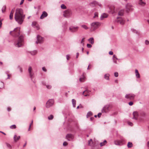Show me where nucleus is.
<instances>
[{
    "instance_id": "23",
    "label": "nucleus",
    "mask_w": 149,
    "mask_h": 149,
    "mask_svg": "<svg viewBox=\"0 0 149 149\" xmlns=\"http://www.w3.org/2000/svg\"><path fill=\"white\" fill-rule=\"evenodd\" d=\"M89 42L93 45L94 43V39L93 38H91L88 40Z\"/></svg>"
},
{
    "instance_id": "50",
    "label": "nucleus",
    "mask_w": 149,
    "mask_h": 149,
    "mask_svg": "<svg viewBox=\"0 0 149 149\" xmlns=\"http://www.w3.org/2000/svg\"><path fill=\"white\" fill-rule=\"evenodd\" d=\"M128 104L129 105L132 106L133 104V103L131 101Z\"/></svg>"
},
{
    "instance_id": "18",
    "label": "nucleus",
    "mask_w": 149,
    "mask_h": 149,
    "mask_svg": "<svg viewBox=\"0 0 149 149\" xmlns=\"http://www.w3.org/2000/svg\"><path fill=\"white\" fill-rule=\"evenodd\" d=\"M20 136H17L16 135H15L14 136V140L15 142L17 141L20 139Z\"/></svg>"
},
{
    "instance_id": "48",
    "label": "nucleus",
    "mask_w": 149,
    "mask_h": 149,
    "mask_svg": "<svg viewBox=\"0 0 149 149\" xmlns=\"http://www.w3.org/2000/svg\"><path fill=\"white\" fill-rule=\"evenodd\" d=\"M46 87L48 89H50L52 87V86L50 85H46Z\"/></svg>"
},
{
    "instance_id": "45",
    "label": "nucleus",
    "mask_w": 149,
    "mask_h": 149,
    "mask_svg": "<svg viewBox=\"0 0 149 149\" xmlns=\"http://www.w3.org/2000/svg\"><path fill=\"white\" fill-rule=\"evenodd\" d=\"M114 75L115 77H117L118 76V73L117 72H115L114 73Z\"/></svg>"
},
{
    "instance_id": "49",
    "label": "nucleus",
    "mask_w": 149,
    "mask_h": 149,
    "mask_svg": "<svg viewBox=\"0 0 149 149\" xmlns=\"http://www.w3.org/2000/svg\"><path fill=\"white\" fill-rule=\"evenodd\" d=\"M18 69H19V70L21 72H22V68L19 66H18Z\"/></svg>"
},
{
    "instance_id": "22",
    "label": "nucleus",
    "mask_w": 149,
    "mask_h": 149,
    "mask_svg": "<svg viewBox=\"0 0 149 149\" xmlns=\"http://www.w3.org/2000/svg\"><path fill=\"white\" fill-rule=\"evenodd\" d=\"M108 16V15L106 13H104L102 14L100 17L101 20H102L104 18H107Z\"/></svg>"
},
{
    "instance_id": "9",
    "label": "nucleus",
    "mask_w": 149,
    "mask_h": 149,
    "mask_svg": "<svg viewBox=\"0 0 149 149\" xmlns=\"http://www.w3.org/2000/svg\"><path fill=\"white\" fill-rule=\"evenodd\" d=\"M37 41L36 42V44L41 43L44 41V38L41 37L40 35H38L37 36Z\"/></svg>"
},
{
    "instance_id": "33",
    "label": "nucleus",
    "mask_w": 149,
    "mask_h": 149,
    "mask_svg": "<svg viewBox=\"0 0 149 149\" xmlns=\"http://www.w3.org/2000/svg\"><path fill=\"white\" fill-rule=\"evenodd\" d=\"M92 115V113L91 111L88 112L87 114V117L88 118V117L91 116Z\"/></svg>"
},
{
    "instance_id": "44",
    "label": "nucleus",
    "mask_w": 149,
    "mask_h": 149,
    "mask_svg": "<svg viewBox=\"0 0 149 149\" xmlns=\"http://www.w3.org/2000/svg\"><path fill=\"white\" fill-rule=\"evenodd\" d=\"M90 92V91L89 90H86L83 91L82 93H85V92H86L87 93H88Z\"/></svg>"
},
{
    "instance_id": "2",
    "label": "nucleus",
    "mask_w": 149,
    "mask_h": 149,
    "mask_svg": "<svg viewBox=\"0 0 149 149\" xmlns=\"http://www.w3.org/2000/svg\"><path fill=\"white\" fill-rule=\"evenodd\" d=\"M24 43V37L22 35L20 36L18 40L14 43L15 46L17 47H20L22 46Z\"/></svg>"
},
{
    "instance_id": "3",
    "label": "nucleus",
    "mask_w": 149,
    "mask_h": 149,
    "mask_svg": "<svg viewBox=\"0 0 149 149\" xmlns=\"http://www.w3.org/2000/svg\"><path fill=\"white\" fill-rule=\"evenodd\" d=\"M20 28L19 27L15 28L13 31H10V34L12 35L14 37L18 36L20 34Z\"/></svg>"
},
{
    "instance_id": "32",
    "label": "nucleus",
    "mask_w": 149,
    "mask_h": 149,
    "mask_svg": "<svg viewBox=\"0 0 149 149\" xmlns=\"http://www.w3.org/2000/svg\"><path fill=\"white\" fill-rule=\"evenodd\" d=\"M13 10V9L11 11L10 15V19L11 20L13 18V13L12 12V11Z\"/></svg>"
},
{
    "instance_id": "4",
    "label": "nucleus",
    "mask_w": 149,
    "mask_h": 149,
    "mask_svg": "<svg viewBox=\"0 0 149 149\" xmlns=\"http://www.w3.org/2000/svg\"><path fill=\"white\" fill-rule=\"evenodd\" d=\"M72 15V11L70 9H68L65 11L63 12V15L64 17L68 18Z\"/></svg>"
},
{
    "instance_id": "16",
    "label": "nucleus",
    "mask_w": 149,
    "mask_h": 149,
    "mask_svg": "<svg viewBox=\"0 0 149 149\" xmlns=\"http://www.w3.org/2000/svg\"><path fill=\"white\" fill-rule=\"evenodd\" d=\"M48 14L47 13L44 11L42 12V14L40 16V19H43L45 17H47V16Z\"/></svg>"
},
{
    "instance_id": "51",
    "label": "nucleus",
    "mask_w": 149,
    "mask_h": 149,
    "mask_svg": "<svg viewBox=\"0 0 149 149\" xmlns=\"http://www.w3.org/2000/svg\"><path fill=\"white\" fill-rule=\"evenodd\" d=\"M42 70L44 72H46L47 71V70L45 67H43L42 68Z\"/></svg>"
},
{
    "instance_id": "41",
    "label": "nucleus",
    "mask_w": 149,
    "mask_h": 149,
    "mask_svg": "<svg viewBox=\"0 0 149 149\" xmlns=\"http://www.w3.org/2000/svg\"><path fill=\"white\" fill-rule=\"evenodd\" d=\"M131 31H132V32H133L134 33H137V31L136 30H135L134 29H132Z\"/></svg>"
},
{
    "instance_id": "27",
    "label": "nucleus",
    "mask_w": 149,
    "mask_h": 149,
    "mask_svg": "<svg viewBox=\"0 0 149 149\" xmlns=\"http://www.w3.org/2000/svg\"><path fill=\"white\" fill-rule=\"evenodd\" d=\"M110 75L109 74H105L104 75V78L107 80H109Z\"/></svg>"
},
{
    "instance_id": "5",
    "label": "nucleus",
    "mask_w": 149,
    "mask_h": 149,
    "mask_svg": "<svg viewBox=\"0 0 149 149\" xmlns=\"http://www.w3.org/2000/svg\"><path fill=\"white\" fill-rule=\"evenodd\" d=\"M54 103V100L53 99L49 100L46 102V107L47 108H49L52 106Z\"/></svg>"
},
{
    "instance_id": "13",
    "label": "nucleus",
    "mask_w": 149,
    "mask_h": 149,
    "mask_svg": "<svg viewBox=\"0 0 149 149\" xmlns=\"http://www.w3.org/2000/svg\"><path fill=\"white\" fill-rule=\"evenodd\" d=\"M32 68L31 66H29L28 69V72L29 76L31 78V80L32 81V79L33 77V73L32 72Z\"/></svg>"
},
{
    "instance_id": "24",
    "label": "nucleus",
    "mask_w": 149,
    "mask_h": 149,
    "mask_svg": "<svg viewBox=\"0 0 149 149\" xmlns=\"http://www.w3.org/2000/svg\"><path fill=\"white\" fill-rule=\"evenodd\" d=\"M37 53L36 50H34L33 51H31L30 52V54L33 56L36 55Z\"/></svg>"
},
{
    "instance_id": "52",
    "label": "nucleus",
    "mask_w": 149,
    "mask_h": 149,
    "mask_svg": "<svg viewBox=\"0 0 149 149\" xmlns=\"http://www.w3.org/2000/svg\"><path fill=\"white\" fill-rule=\"evenodd\" d=\"M102 115V113H99L97 114V116L98 118H100L101 116Z\"/></svg>"
},
{
    "instance_id": "7",
    "label": "nucleus",
    "mask_w": 149,
    "mask_h": 149,
    "mask_svg": "<svg viewBox=\"0 0 149 149\" xmlns=\"http://www.w3.org/2000/svg\"><path fill=\"white\" fill-rule=\"evenodd\" d=\"M109 105H106L104 106L102 110V112L105 113H108L109 111Z\"/></svg>"
},
{
    "instance_id": "55",
    "label": "nucleus",
    "mask_w": 149,
    "mask_h": 149,
    "mask_svg": "<svg viewBox=\"0 0 149 149\" xmlns=\"http://www.w3.org/2000/svg\"><path fill=\"white\" fill-rule=\"evenodd\" d=\"M115 58L116 59H117V60L118 59L117 58L116 56L115 55H113V58Z\"/></svg>"
},
{
    "instance_id": "19",
    "label": "nucleus",
    "mask_w": 149,
    "mask_h": 149,
    "mask_svg": "<svg viewBox=\"0 0 149 149\" xmlns=\"http://www.w3.org/2000/svg\"><path fill=\"white\" fill-rule=\"evenodd\" d=\"M84 74L81 75L79 78L80 81L81 82H84L86 78L85 76L84 75Z\"/></svg>"
},
{
    "instance_id": "62",
    "label": "nucleus",
    "mask_w": 149,
    "mask_h": 149,
    "mask_svg": "<svg viewBox=\"0 0 149 149\" xmlns=\"http://www.w3.org/2000/svg\"><path fill=\"white\" fill-rule=\"evenodd\" d=\"M2 23L0 21V28H1L2 26Z\"/></svg>"
},
{
    "instance_id": "21",
    "label": "nucleus",
    "mask_w": 149,
    "mask_h": 149,
    "mask_svg": "<svg viewBox=\"0 0 149 149\" xmlns=\"http://www.w3.org/2000/svg\"><path fill=\"white\" fill-rule=\"evenodd\" d=\"M135 73L136 78H139L140 76L137 70L136 69L135 70Z\"/></svg>"
},
{
    "instance_id": "36",
    "label": "nucleus",
    "mask_w": 149,
    "mask_h": 149,
    "mask_svg": "<svg viewBox=\"0 0 149 149\" xmlns=\"http://www.w3.org/2000/svg\"><path fill=\"white\" fill-rule=\"evenodd\" d=\"M10 128L11 129H14L16 128V126L15 125H13L10 126Z\"/></svg>"
},
{
    "instance_id": "39",
    "label": "nucleus",
    "mask_w": 149,
    "mask_h": 149,
    "mask_svg": "<svg viewBox=\"0 0 149 149\" xmlns=\"http://www.w3.org/2000/svg\"><path fill=\"white\" fill-rule=\"evenodd\" d=\"M61 8L63 9H65L66 8V6L64 4H62L61 6Z\"/></svg>"
},
{
    "instance_id": "20",
    "label": "nucleus",
    "mask_w": 149,
    "mask_h": 149,
    "mask_svg": "<svg viewBox=\"0 0 149 149\" xmlns=\"http://www.w3.org/2000/svg\"><path fill=\"white\" fill-rule=\"evenodd\" d=\"M139 4L140 5L143 6L145 5L146 3L143 0H139Z\"/></svg>"
},
{
    "instance_id": "35",
    "label": "nucleus",
    "mask_w": 149,
    "mask_h": 149,
    "mask_svg": "<svg viewBox=\"0 0 149 149\" xmlns=\"http://www.w3.org/2000/svg\"><path fill=\"white\" fill-rule=\"evenodd\" d=\"M53 116L52 115H51L50 116L48 117V118L49 120H52L53 119Z\"/></svg>"
},
{
    "instance_id": "10",
    "label": "nucleus",
    "mask_w": 149,
    "mask_h": 149,
    "mask_svg": "<svg viewBox=\"0 0 149 149\" xmlns=\"http://www.w3.org/2000/svg\"><path fill=\"white\" fill-rule=\"evenodd\" d=\"M132 6L130 3H127L125 6L126 11L127 13H129L130 11L133 10L132 8Z\"/></svg>"
},
{
    "instance_id": "26",
    "label": "nucleus",
    "mask_w": 149,
    "mask_h": 149,
    "mask_svg": "<svg viewBox=\"0 0 149 149\" xmlns=\"http://www.w3.org/2000/svg\"><path fill=\"white\" fill-rule=\"evenodd\" d=\"M114 143L116 145H120L121 143V142L120 141H115L114 142Z\"/></svg>"
},
{
    "instance_id": "14",
    "label": "nucleus",
    "mask_w": 149,
    "mask_h": 149,
    "mask_svg": "<svg viewBox=\"0 0 149 149\" xmlns=\"http://www.w3.org/2000/svg\"><path fill=\"white\" fill-rule=\"evenodd\" d=\"M66 138L69 141H72L74 138V136L71 134H68L66 136Z\"/></svg>"
},
{
    "instance_id": "6",
    "label": "nucleus",
    "mask_w": 149,
    "mask_h": 149,
    "mask_svg": "<svg viewBox=\"0 0 149 149\" xmlns=\"http://www.w3.org/2000/svg\"><path fill=\"white\" fill-rule=\"evenodd\" d=\"M79 29L78 26H71L69 28V30L71 32L74 33L77 32Z\"/></svg>"
},
{
    "instance_id": "59",
    "label": "nucleus",
    "mask_w": 149,
    "mask_h": 149,
    "mask_svg": "<svg viewBox=\"0 0 149 149\" xmlns=\"http://www.w3.org/2000/svg\"><path fill=\"white\" fill-rule=\"evenodd\" d=\"M82 94L84 96H88V94H86L83 93V94Z\"/></svg>"
},
{
    "instance_id": "1",
    "label": "nucleus",
    "mask_w": 149,
    "mask_h": 149,
    "mask_svg": "<svg viewBox=\"0 0 149 149\" xmlns=\"http://www.w3.org/2000/svg\"><path fill=\"white\" fill-rule=\"evenodd\" d=\"M25 15L24 14L23 10L21 8L16 9L14 18L15 21L19 24H21L24 21Z\"/></svg>"
},
{
    "instance_id": "15",
    "label": "nucleus",
    "mask_w": 149,
    "mask_h": 149,
    "mask_svg": "<svg viewBox=\"0 0 149 149\" xmlns=\"http://www.w3.org/2000/svg\"><path fill=\"white\" fill-rule=\"evenodd\" d=\"M99 25V23L97 22H94L92 23L91 26L95 28H97Z\"/></svg>"
},
{
    "instance_id": "64",
    "label": "nucleus",
    "mask_w": 149,
    "mask_h": 149,
    "mask_svg": "<svg viewBox=\"0 0 149 149\" xmlns=\"http://www.w3.org/2000/svg\"><path fill=\"white\" fill-rule=\"evenodd\" d=\"M147 145L148 147L149 148V141L147 142Z\"/></svg>"
},
{
    "instance_id": "28",
    "label": "nucleus",
    "mask_w": 149,
    "mask_h": 149,
    "mask_svg": "<svg viewBox=\"0 0 149 149\" xmlns=\"http://www.w3.org/2000/svg\"><path fill=\"white\" fill-rule=\"evenodd\" d=\"M72 102L73 107L75 108L76 107V100L74 99H72Z\"/></svg>"
},
{
    "instance_id": "61",
    "label": "nucleus",
    "mask_w": 149,
    "mask_h": 149,
    "mask_svg": "<svg viewBox=\"0 0 149 149\" xmlns=\"http://www.w3.org/2000/svg\"><path fill=\"white\" fill-rule=\"evenodd\" d=\"M94 119V118L93 117H92L90 118V119L91 121H92Z\"/></svg>"
},
{
    "instance_id": "57",
    "label": "nucleus",
    "mask_w": 149,
    "mask_h": 149,
    "mask_svg": "<svg viewBox=\"0 0 149 149\" xmlns=\"http://www.w3.org/2000/svg\"><path fill=\"white\" fill-rule=\"evenodd\" d=\"M92 141V139H90V140H89L88 141V144H89Z\"/></svg>"
},
{
    "instance_id": "53",
    "label": "nucleus",
    "mask_w": 149,
    "mask_h": 149,
    "mask_svg": "<svg viewBox=\"0 0 149 149\" xmlns=\"http://www.w3.org/2000/svg\"><path fill=\"white\" fill-rule=\"evenodd\" d=\"M66 57L67 59L68 60H69V55H68V54L67 55H66Z\"/></svg>"
},
{
    "instance_id": "54",
    "label": "nucleus",
    "mask_w": 149,
    "mask_h": 149,
    "mask_svg": "<svg viewBox=\"0 0 149 149\" xmlns=\"http://www.w3.org/2000/svg\"><path fill=\"white\" fill-rule=\"evenodd\" d=\"M109 54L110 55H112L113 54V52H112L111 51H110L109 52Z\"/></svg>"
},
{
    "instance_id": "11",
    "label": "nucleus",
    "mask_w": 149,
    "mask_h": 149,
    "mask_svg": "<svg viewBox=\"0 0 149 149\" xmlns=\"http://www.w3.org/2000/svg\"><path fill=\"white\" fill-rule=\"evenodd\" d=\"M116 22L117 23H120L121 25H123L124 24V20L121 17H118L117 18Z\"/></svg>"
},
{
    "instance_id": "8",
    "label": "nucleus",
    "mask_w": 149,
    "mask_h": 149,
    "mask_svg": "<svg viewBox=\"0 0 149 149\" xmlns=\"http://www.w3.org/2000/svg\"><path fill=\"white\" fill-rule=\"evenodd\" d=\"M135 95L133 94H127L125 95V97L130 100H132L134 99Z\"/></svg>"
},
{
    "instance_id": "37",
    "label": "nucleus",
    "mask_w": 149,
    "mask_h": 149,
    "mask_svg": "<svg viewBox=\"0 0 149 149\" xmlns=\"http://www.w3.org/2000/svg\"><path fill=\"white\" fill-rule=\"evenodd\" d=\"M81 26L84 29H88V27L85 25H83Z\"/></svg>"
},
{
    "instance_id": "56",
    "label": "nucleus",
    "mask_w": 149,
    "mask_h": 149,
    "mask_svg": "<svg viewBox=\"0 0 149 149\" xmlns=\"http://www.w3.org/2000/svg\"><path fill=\"white\" fill-rule=\"evenodd\" d=\"M24 1V0H22L20 3V5L22 4L23 3Z\"/></svg>"
},
{
    "instance_id": "42",
    "label": "nucleus",
    "mask_w": 149,
    "mask_h": 149,
    "mask_svg": "<svg viewBox=\"0 0 149 149\" xmlns=\"http://www.w3.org/2000/svg\"><path fill=\"white\" fill-rule=\"evenodd\" d=\"M85 38H83L82 39L80 43L83 45H84V40Z\"/></svg>"
},
{
    "instance_id": "58",
    "label": "nucleus",
    "mask_w": 149,
    "mask_h": 149,
    "mask_svg": "<svg viewBox=\"0 0 149 149\" xmlns=\"http://www.w3.org/2000/svg\"><path fill=\"white\" fill-rule=\"evenodd\" d=\"M79 54L78 52H77V56H76V58H78V57L79 56Z\"/></svg>"
},
{
    "instance_id": "30",
    "label": "nucleus",
    "mask_w": 149,
    "mask_h": 149,
    "mask_svg": "<svg viewBox=\"0 0 149 149\" xmlns=\"http://www.w3.org/2000/svg\"><path fill=\"white\" fill-rule=\"evenodd\" d=\"M6 145L7 148L9 149H11L12 148V146L9 143H6Z\"/></svg>"
},
{
    "instance_id": "46",
    "label": "nucleus",
    "mask_w": 149,
    "mask_h": 149,
    "mask_svg": "<svg viewBox=\"0 0 149 149\" xmlns=\"http://www.w3.org/2000/svg\"><path fill=\"white\" fill-rule=\"evenodd\" d=\"M128 124V125L131 126H132L133 125V124L132 123L130 122H127Z\"/></svg>"
},
{
    "instance_id": "25",
    "label": "nucleus",
    "mask_w": 149,
    "mask_h": 149,
    "mask_svg": "<svg viewBox=\"0 0 149 149\" xmlns=\"http://www.w3.org/2000/svg\"><path fill=\"white\" fill-rule=\"evenodd\" d=\"M124 10H120L118 13V15L120 16H122L124 14Z\"/></svg>"
},
{
    "instance_id": "43",
    "label": "nucleus",
    "mask_w": 149,
    "mask_h": 149,
    "mask_svg": "<svg viewBox=\"0 0 149 149\" xmlns=\"http://www.w3.org/2000/svg\"><path fill=\"white\" fill-rule=\"evenodd\" d=\"M87 46L88 48H91L92 47V46L90 44H87Z\"/></svg>"
},
{
    "instance_id": "12",
    "label": "nucleus",
    "mask_w": 149,
    "mask_h": 149,
    "mask_svg": "<svg viewBox=\"0 0 149 149\" xmlns=\"http://www.w3.org/2000/svg\"><path fill=\"white\" fill-rule=\"evenodd\" d=\"M90 5L91 6H98L100 7H102L101 4L100 3L95 1H94L93 2H92L91 3H90Z\"/></svg>"
},
{
    "instance_id": "17",
    "label": "nucleus",
    "mask_w": 149,
    "mask_h": 149,
    "mask_svg": "<svg viewBox=\"0 0 149 149\" xmlns=\"http://www.w3.org/2000/svg\"><path fill=\"white\" fill-rule=\"evenodd\" d=\"M133 117H132V118L136 120H137L138 116V113L136 111H134L133 113Z\"/></svg>"
},
{
    "instance_id": "29",
    "label": "nucleus",
    "mask_w": 149,
    "mask_h": 149,
    "mask_svg": "<svg viewBox=\"0 0 149 149\" xmlns=\"http://www.w3.org/2000/svg\"><path fill=\"white\" fill-rule=\"evenodd\" d=\"M127 146L128 148H131L133 146V144L131 142H129L128 143Z\"/></svg>"
},
{
    "instance_id": "40",
    "label": "nucleus",
    "mask_w": 149,
    "mask_h": 149,
    "mask_svg": "<svg viewBox=\"0 0 149 149\" xmlns=\"http://www.w3.org/2000/svg\"><path fill=\"white\" fill-rule=\"evenodd\" d=\"M111 8H110V9L111 10V11L112 13H113L115 12L114 10V8L113 6H112Z\"/></svg>"
},
{
    "instance_id": "63",
    "label": "nucleus",
    "mask_w": 149,
    "mask_h": 149,
    "mask_svg": "<svg viewBox=\"0 0 149 149\" xmlns=\"http://www.w3.org/2000/svg\"><path fill=\"white\" fill-rule=\"evenodd\" d=\"M7 76H8V77L7 78V79H9L10 78V75L8 74H7Z\"/></svg>"
},
{
    "instance_id": "34",
    "label": "nucleus",
    "mask_w": 149,
    "mask_h": 149,
    "mask_svg": "<svg viewBox=\"0 0 149 149\" xmlns=\"http://www.w3.org/2000/svg\"><path fill=\"white\" fill-rule=\"evenodd\" d=\"M6 6H4L2 7V8L1 10H2V12L3 13H4L5 12L6 9Z\"/></svg>"
},
{
    "instance_id": "31",
    "label": "nucleus",
    "mask_w": 149,
    "mask_h": 149,
    "mask_svg": "<svg viewBox=\"0 0 149 149\" xmlns=\"http://www.w3.org/2000/svg\"><path fill=\"white\" fill-rule=\"evenodd\" d=\"M107 143V141L106 140H104L103 142L100 143V146H102L104 145Z\"/></svg>"
},
{
    "instance_id": "47",
    "label": "nucleus",
    "mask_w": 149,
    "mask_h": 149,
    "mask_svg": "<svg viewBox=\"0 0 149 149\" xmlns=\"http://www.w3.org/2000/svg\"><path fill=\"white\" fill-rule=\"evenodd\" d=\"M68 145V143L67 142L65 141L63 143V145L64 146H67Z\"/></svg>"
},
{
    "instance_id": "38",
    "label": "nucleus",
    "mask_w": 149,
    "mask_h": 149,
    "mask_svg": "<svg viewBox=\"0 0 149 149\" xmlns=\"http://www.w3.org/2000/svg\"><path fill=\"white\" fill-rule=\"evenodd\" d=\"M98 17V13L95 12L94 13V16H93V18H96Z\"/></svg>"
},
{
    "instance_id": "60",
    "label": "nucleus",
    "mask_w": 149,
    "mask_h": 149,
    "mask_svg": "<svg viewBox=\"0 0 149 149\" xmlns=\"http://www.w3.org/2000/svg\"><path fill=\"white\" fill-rule=\"evenodd\" d=\"M7 110L8 111H9L11 110V109L10 107H8L7 108Z\"/></svg>"
}]
</instances>
